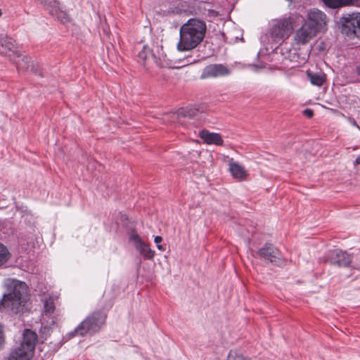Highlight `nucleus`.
<instances>
[{
	"mask_svg": "<svg viewBox=\"0 0 360 360\" xmlns=\"http://www.w3.org/2000/svg\"><path fill=\"white\" fill-rule=\"evenodd\" d=\"M7 290L0 300V310L11 314L22 313L28 301V288L25 282L15 278H6L3 283Z\"/></svg>",
	"mask_w": 360,
	"mask_h": 360,
	"instance_id": "obj_1",
	"label": "nucleus"
},
{
	"mask_svg": "<svg viewBox=\"0 0 360 360\" xmlns=\"http://www.w3.org/2000/svg\"><path fill=\"white\" fill-rule=\"evenodd\" d=\"M206 24L198 19H190L180 27L177 49L180 51L195 49L204 39Z\"/></svg>",
	"mask_w": 360,
	"mask_h": 360,
	"instance_id": "obj_2",
	"label": "nucleus"
},
{
	"mask_svg": "<svg viewBox=\"0 0 360 360\" xmlns=\"http://www.w3.org/2000/svg\"><path fill=\"white\" fill-rule=\"evenodd\" d=\"M105 319L106 316L103 313L94 312L80 323L75 328L74 333L76 335L84 336L98 332L104 324Z\"/></svg>",
	"mask_w": 360,
	"mask_h": 360,
	"instance_id": "obj_3",
	"label": "nucleus"
},
{
	"mask_svg": "<svg viewBox=\"0 0 360 360\" xmlns=\"http://www.w3.org/2000/svg\"><path fill=\"white\" fill-rule=\"evenodd\" d=\"M138 56L146 68H150L151 63L160 68L166 64V54L164 53L162 47L158 45H154L150 51L147 46H144Z\"/></svg>",
	"mask_w": 360,
	"mask_h": 360,
	"instance_id": "obj_4",
	"label": "nucleus"
},
{
	"mask_svg": "<svg viewBox=\"0 0 360 360\" xmlns=\"http://www.w3.org/2000/svg\"><path fill=\"white\" fill-rule=\"evenodd\" d=\"M292 30L290 18H281L272 20L270 27V36L276 42L284 41L288 38Z\"/></svg>",
	"mask_w": 360,
	"mask_h": 360,
	"instance_id": "obj_5",
	"label": "nucleus"
},
{
	"mask_svg": "<svg viewBox=\"0 0 360 360\" xmlns=\"http://www.w3.org/2000/svg\"><path fill=\"white\" fill-rule=\"evenodd\" d=\"M328 18L321 11L317 8H312L308 11L307 17L304 21L309 27L317 34L319 32L326 30Z\"/></svg>",
	"mask_w": 360,
	"mask_h": 360,
	"instance_id": "obj_6",
	"label": "nucleus"
},
{
	"mask_svg": "<svg viewBox=\"0 0 360 360\" xmlns=\"http://www.w3.org/2000/svg\"><path fill=\"white\" fill-rule=\"evenodd\" d=\"M340 24L342 34L350 38H360V13L342 18Z\"/></svg>",
	"mask_w": 360,
	"mask_h": 360,
	"instance_id": "obj_7",
	"label": "nucleus"
},
{
	"mask_svg": "<svg viewBox=\"0 0 360 360\" xmlns=\"http://www.w3.org/2000/svg\"><path fill=\"white\" fill-rule=\"evenodd\" d=\"M46 11L53 17H56L59 21L65 23L69 21L67 13L60 6L56 0H38Z\"/></svg>",
	"mask_w": 360,
	"mask_h": 360,
	"instance_id": "obj_8",
	"label": "nucleus"
},
{
	"mask_svg": "<svg viewBox=\"0 0 360 360\" xmlns=\"http://www.w3.org/2000/svg\"><path fill=\"white\" fill-rule=\"evenodd\" d=\"M257 255L261 259L276 265H281L283 263L280 251L270 244H266L264 247L260 248Z\"/></svg>",
	"mask_w": 360,
	"mask_h": 360,
	"instance_id": "obj_9",
	"label": "nucleus"
},
{
	"mask_svg": "<svg viewBox=\"0 0 360 360\" xmlns=\"http://www.w3.org/2000/svg\"><path fill=\"white\" fill-rule=\"evenodd\" d=\"M230 69L223 64H210L207 65L200 75V79L216 78L230 75Z\"/></svg>",
	"mask_w": 360,
	"mask_h": 360,
	"instance_id": "obj_10",
	"label": "nucleus"
},
{
	"mask_svg": "<svg viewBox=\"0 0 360 360\" xmlns=\"http://www.w3.org/2000/svg\"><path fill=\"white\" fill-rule=\"evenodd\" d=\"M129 240L133 242L135 248L146 259H152L155 256V251L151 250L136 233L131 234Z\"/></svg>",
	"mask_w": 360,
	"mask_h": 360,
	"instance_id": "obj_11",
	"label": "nucleus"
},
{
	"mask_svg": "<svg viewBox=\"0 0 360 360\" xmlns=\"http://www.w3.org/2000/svg\"><path fill=\"white\" fill-rule=\"evenodd\" d=\"M316 35V33L309 27L305 22H303L294 36L295 41L298 44H306Z\"/></svg>",
	"mask_w": 360,
	"mask_h": 360,
	"instance_id": "obj_12",
	"label": "nucleus"
},
{
	"mask_svg": "<svg viewBox=\"0 0 360 360\" xmlns=\"http://www.w3.org/2000/svg\"><path fill=\"white\" fill-rule=\"evenodd\" d=\"M37 341V333L30 329H25L22 333V340L19 346L34 354Z\"/></svg>",
	"mask_w": 360,
	"mask_h": 360,
	"instance_id": "obj_13",
	"label": "nucleus"
},
{
	"mask_svg": "<svg viewBox=\"0 0 360 360\" xmlns=\"http://www.w3.org/2000/svg\"><path fill=\"white\" fill-rule=\"evenodd\" d=\"M330 262L340 266H348L352 260L351 256L341 250H333L329 252Z\"/></svg>",
	"mask_w": 360,
	"mask_h": 360,
	"instance_id": "obj_14",
	"label": "nucleus"
},
{
	"mask_svg": "<svg viewBox=\"0 0 360 360\" xmlns=\"http://www.w3.org/2000/svg\"><path fill=\"white\" fill-rule=\"evenodd\" d=\"M14 48V41L13 39L4 34L0 35V53L8 55L11 58L14 56V53L17 52L15 51Z\"/></svg>",
	"mask_w": 360,
	"mask_h": 360,
	"instance_id": "obj_15",
	"label": "nucleus"
},
{
	"mask_svg": "<svg viewBox=\"0 0 360 360\" xmlns=\"http://www.w3.org/2000/svg\"><path fill=\"white\" fill-rule=\"evenodd\" d=\"M199 136L207 144H214L217 146H221L223 144L222 138L217 133L202 130L199 134Z\"/></svg>",
	"mask_w": 360,
	"mask_h": 360,
	"instance_id": "obj_16",
	"label": "nucleus"
},
{
	"mask_svg": "<svg viewBox=\"0 0 360 360\" xmlns=\"http://www.w3.org/2000/svg\"><path fill=\"white\" fill-rule=\"evenodd\" d=\"M57 314L56 312V307L53 299L46 300L44 303V310L42 317L51 319V323H55Z\"/></svg>",
	"mask_w": 360,
	"mask_h": 360,
	"instance_id": "obj_17",
	"label": "nucleus"
},
{
	"mask_svg": "<svg viewBox=\"0 0 360 360\" xmlns=\"http://www.w3.org/2000/svg\"><path fill=\"white\" fill-rule=\"evenodd\" d=\"M33 355L18 345L11 352L8 360H30Z\"/></svg>",
	"mask_w": 360,
	"mask_h": 360,
	"instance_id": "obj_18",
	"label": "nucleus"
},
{
	"mask_svg": "<svg viewBox=\"0 0 360 360\" xmlns=\"http://www.w3.org/2000/svg\"><path fill=\"white\" fill-rule=\"evenodd\" d=\"M11 60L15 63L17 68L21 71H26L30 65V58L18 52L14 53Z\"/></svg>",
	"mask_w": 360,
	"mask_h": 360,
	"instance_id": "obj_19",
	"label": "nucleus"
},
{
	"mask_svg": "<svg viewBox=\"0 0 360 360\" xmlns=\"http://www.w3.org/2000/svg\"><path fill=\"white\" fill-rule=\"evenodd\" d=\"M229 171L233 178L238 180H243L247 176V172L245 171L243 166L240 165L238 162H233L232 160L229 162Z\"/></svg>",
	"mask_w": 360,
	"mask_h": 360,
	"instance_id": "obj_20",
	"label": "nucleus"
},
{
	"mask_svg": "<svg viewBox=\"0 0 360 360\" xmlns=\"http://www.w3.org/2000/svg\"><path fill=\"white\" fill-rule=\"evenodd\" d=\"M307 75L311 84L313 85L320 86L326 81V75L323 72L307 71Z\"/></svg>",
	"mask_w": 360,
	"mask_h": 360,
	"instance_id": "obj_21",
	"label": "nucleus"
},
{
	"mask_svg": "<svg viewBox=\"0 0 360 360\" xmlns=\"http://www.w3.org/2000/svg\"><path fill=\"white\" fill-rule=\"evenodd\" d=\"M198 112L195 108L189 107L181 109L176 113H172V117L192 118L197 115Z\"/></svg>",
	"mask_w": 360,
	"mask_h": 360,
	"instance_id": "obj_22",
	"label": "nucleus"
},
{
	"mask_svg": "<svg viewBox=\"0 0 360 360\" xmlns=\"http://www.w3.org/2000/svg\"><path fill=\"white\" fill-rule=\"evenodd\" d=\"M11 253L9 252L8 248L0 243V267L4 265L10 259Z\"/></svg>",
	"mask_w": 360,
	"mask_h": 360,
	"instance_id": "obj_23",
	"label": "nucleus"
},
{
	"mask_svg": "<svg viewBox=\"0 0 360 360\" xmlns=\"http://www.w3.org/2000/svg\"><path fill=\"white\" fill-rule=\"evenodd\" d=\"M323 4L330 8H340L344 7L342 0H322Z\"/></svg>",
	"mask_w": 360,
	"mask_h": 360,
	"instance_id": "obj_24",
	"label": "nucleus"
},
{
	"mask_svg": "<svg viewBox=\"0 0 360 360\" xmlns=\"http://www.w3.org/2000/svg\"><path fill=\"white\" fill-rule=\"evenodd\" d=\"M198 60L193 58L192 56L188 55L184 57L182 59H179V62L181 64V66H186L191 64L195 63Z\"/></svg>",
	"mask_w": 360,
	"mask_h": 360,
	"instance_id": "obj_25",
	"label": "nucleus"
},
{
	"mask_svg": "<svg viewBox=\"0 0 360 360\" xmlns=\"http://www.w3.org/2000/svg\"><path fill=\"white\" fill-rule=\"evenodd\" d=\"M227 360H250L245 357H244L241 354H238L236 353L235 352L231 351L229 353Z\"/></svg>",
	"mask_w": 360,
	"mask_h": 360,
	"instance_id": "obj_26",
	"label": "nucleus"
},
{
	"mask_svg": "<svg viewBox=\"0 0 360 360\" xmlns=\"http://www.w3.org/2000/svg\"><path fill=\"white\" fill-rule=\"evenodd\" d=\"M5 343V334L4 327L0 324V349L4 346Z\"/></svg>",
	"mask_w": 360,
	"mask_h": 360,
	"instance_id": "obj_27",
	"label": "nucleus"
},
{
	"mask_svg": "<svg viewBox=\"0 0 360 360\" xmlns=\"http://www.w3.org/2000/svg\"><path fill=\"white\" fill-rule=\"evenodd\" d=\"M359 0H342L345 6L354 5Z\"/></svg>",
	"mask_w": 360,
	"mask_h": 360,
	"instance_id": "obj_28",
	"label": "nucleus"
},
{
	"mask_svg": "<svg viewBox=\"0 0 360 360\" xmlns=\"http://www.w3.org/2000/svg\"><path fill=\"white\" fill-rule=\"evenodd\" d=\"M303 115L309 118H311L314 115V112L311 109H305L304 110H303Z\"/></svg>",
	"mask_w": 360,
	"mask_h": 360,
	"instance_id": "obj_29",
	"label": "nucleus"
},
{
	"mask_svg": "<svg viewBox=\"0 0 360 360\" xmlns=\"http://www.w3.org/2000/svg\"><path fill=\"white\" fill-rule=\"evenodd\" d=\"M162 240V237L159 236H155V238H154V242L156 244H159Z\"/></svg>",
	"mask_w": 360,
	"mask_h": 360,
	"instance_id": "obj_30",
	"label": "nucleus"
},
{
	"mask_svg": "<svg viewBox=\"0 0 360 360\" xmlns=\"http://www.w3.org/2000/svg\"><path fill=\"white\" fill-rule=\"evenodd\" d=\"M356 72L360 77V63L356 66Z\"/></svg>",
	"mask_w": 360,
	"mask_h": 360,
	"instance_id": "obj_31",
	"label": "nucleus"
},
{
	"mask_svg": "<svg viewBox=\"0 0 360 360\" xmlns=\"http://www.w3.org/2000/svg\"><path fill=\"white\" fill-rule=\"evenodd\" d=\"M157 248L160 250H163L164 248H163V246L162 245H160V244H157Z\"/></svg>",
	"mask_w": 360,
	"mask_h": 360,
	"instance_id": "obj_32",
	"label": "nucleus"
},
{
	"mask_svg": "<svg viewBox=\"0 0 360 360\" xmlns=\"http://www.w3.org/2000/svg\"><path fill=\"white\" fill-rule=\"evenodd\" d=\"M356 164H360V157H357L356 159Z\"/></svg>",
	"mask_w": 360,
	"mask_h": 360,
	"instance_id": "obj_33",
	"label": "nucleus"
},
{
	"mask_svg": "<svg viewBox=\"0 0 360 360\" xmlns=\"http://www.w3.org/2000/svg\"><path fill=\"white\" fill-rule=\"evenodd\" d=\"M2 15V12H1V10L0 9V17Z\"/></svg>",
	"mask_w": 360,
	"mask_h": 360,
	"instance_id": "obj_34",
	"label": "nucleus"
}]
</instances>
